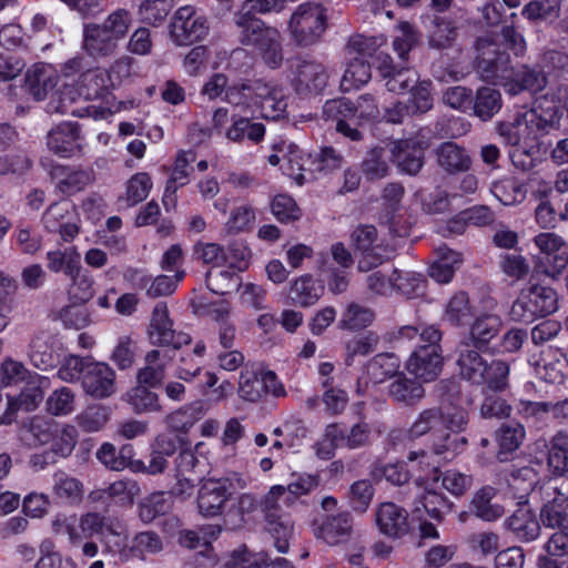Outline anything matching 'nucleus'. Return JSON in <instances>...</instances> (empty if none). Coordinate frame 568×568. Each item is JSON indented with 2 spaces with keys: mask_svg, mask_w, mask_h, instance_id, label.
<instances>
[{
  "mask_svg": "<svg viewBox=\"0 0 568 568\" xmlns=\"http://www.w3.org/2000/svg\"><path fill=\"white\" fill-rule=\"evenodd\" d=\"M375 318L374 312L357 303H349L342 313L339 328L358 331L369 326Z\"/></svg>",
  "mask_w": 568,
  "mask_h": 568,
  "instance_id": "obj_55",
  "label": "nucleus"
},
{
  "mask_svg": "<svg viewBox=\"0 0 568 568\" xmlns=\"http://www.w3.org/2000/svg\"><path fill=\"white\" fill-rule=\"evenodd\" d=\"M45 257L47 267L53 273L63 272L68 276L81 266L80 253L71 247L49 251Z\"/></svg>",
  "mask_w": 568,
  "mask_h": 568,
  "instance_id": "obj_54",
  "label": "nucleus"
},
{
  "mask_svg": "<svg viewBox=\"0 0 568 568\" xmlns=\"http://www.w3.org/2000/svg\"><path fill=\"white\" fill-rule=\"evenodd\" d=\"M327 82L324 67L314 61H301L295 68L294 85L298 94L321 91Z\"/></svg>",
  "mask_w": 568,
  "mask_h": 568,
  "instance_id": "obj_22",
  "label": "nucleus"
},
{
  "mask_svg": "<svg viewBox=\"0 0 568 568\" xmlns=\"http://www.w3.org/2000/svg\"><path fill=\"white\" fill-rule=\"evenodd\" d=\"M196 156L193 151H180L171 170V174L169 180L166 181L164 194H163V203L168 205L169 203L174 204L176 201V191L179 187L184 186L189 182L190 176V165L195 161Z\"/></svg>",
  "mask_w": 568,
  "mask_h": 568,
  "instance_id": "obj_25",
  "label": "nucleus"
},
{
  "mask_svg": "<svg viewBox=\"0 0 568 568\" xmlns=\"http://www.w3.org/2000/svg\"><path fill=\"white\" fill-rule=\"evenodd\" d=\"M205 283L211 292L220 295L229 294L242 286L237 272L221 267L211 268L206 273Z\"/></svg>",
  "mask_w": 568,
  "mask_h": 568,
  "instance_id": "obj_50",
  "label": "nucleus"
},
{
  "mask_svg": "<svg viewBox=\"0 0 568 568\" xmlns=\"http://www.w3.org/2000/svg\"><path fill=\"white\" fill-rule=\"evenodd\" d=\"M57 189L67 195L75 194L92 183L93 176L88 170L59 168L55 171Z\"/></svg>",
  "mask_w": 568,
  "mask_h": 568,
  "instance_id": "obj_40",
  "label": "nucleus"
},
{
  "mask_svg": "<svg viewBox=\"0 0 568 568\" xmlns=\"http://www.w3.org/2000/svg\"><path fill=\"white\" fill-rule=\"evenodd\" d=\"M239 396L247 402H257L266 394L280 397L285 394L283 384L271 371L245 367L237 383Z\"/></svg>",
  "mask_w": 568,
  "mask_h": 568,
  "instance_id": "obj_8",
  "label": "nucleus"
},
{
  "mask_svg": "<svg viewBox=\"0 0 568 568\" xmlns=\"http://www.w3.org/2000/svg\"><path fill=\"white\" fill-rule=\"evenodd\" d=\"M438 486L433 481L426 483L424 493L415 501V513L423 509L430 518L442 521L453 508V503L443 494L437 491Z\"/></svg>",
  "mask_w": 568,
  "mask_h": 568,
  "instance_id": "obj_30",
  "label": "nucleus"
},
{
  "mask_svg": "<svg viewBox=\"0 0 568 568\" xmlns=\"http://www.w3.org/2000/svg\"><path fill=\"white\" fill-rule=\"evenodd\" d=\"M473 111L483 121L490 120L501 109V94L498 90L489 87H481L473 99Z\"/></svg>",
  "mask_w": 568,
  "mask_h": 568,
  "instance_id": "obj_48",
  "label": "nucleus"
},
{
  "mask_svg": "<svg viewBox=\"0 0 568 568\" xmlns=\"http://www.w3.org/2000/svg\"><path fill=\"white\" fill-rule=\"evenodd\" d=\"M444 363L442 346L419 345L407 358L405 369L419 382L430 383L438 378Z\"/></svg>",
  "mask_w": 568,
  "mask_h": 568,
  "instance_id": "obj_10",
  "label": "nucleus"
},
{
  "mask_svg": "<svg viewBox=\"0 0 568 568\" xmlns=\"http://www.w3.org/2000/svg\"><path fill=\"white\" fill-rule=\"evenodd\" d=\"M71 558H65L58 549L52 539L45 538L39 545V557L34 568H67Z\"/></svg>",
  "mask_w": 568,
  "mask_h": 568,
  "instance_id": "obj_63",
  "label": "nucleus"
},
{
  "mask_svg": "<svg viewBox=\"0 0 568 568\" xmlns=\"http://www.w3.org/2000/svg\"><path fill=\"white\" fill-rule=\"evenodd\" d=\"M503 328V320L490 313H484L475 317L469 328V341L471 347L484 349Z\"/></svg>",
  "mask_w": 568,
  "mask_h": 568,
  "instance_id": "obj_24",
  "label": "nucleus"
},
{
  "mask_svg": "<svg viewBox=\"0 0 568 568\" xmlns=\"http://www.w3.org/2000/svg\"><path fill=\"white\" fill-rule=\"evenodd\" d=\"M525 291L527 295H530V298L534 305H536L535 307L541 317L552 314L558 310V294L554 288L540 284H534Z\"/></svg>",
  "mask_w": 568,
  "mask_h": 568,
  "instance_id": "obj_57",
  "label": "nucleus"
},
{
  "mask_svg": "<svg viewBox=\"0 0 568 568\" xmlns=\"http://www.w3.org/2000/svg\"><path fill=\"white\" fill-rule=\"evenodd\" d=\"M266 529L274 539V546L280 552H286L293 536V523L285 516L265 518Z\"/></svg>",
  "mask_w": 568,
  "mask_h": 568,
  "instance_id": "obj_60",
  "label": "nucleus"
},
{
  "mask_svg": "<svg viewBox=\"0 0 568 568\" xmlns=\"http://www.w3.org/2000/svg\"><path fill=\"white\" fill-rule=\"evenodd\" d=\"M79 529L84 538L98 536L102 540L106 535L121 536L125 527L118 517L90 511L80 517Z\"/></svg>",
  "mask_w": 568,
  "mask_h": 568,
  "instance_id": "obj_19",
  "label": "nucleus"
},
{
  "mask_svg": "<svg viewBox=\"0 0 568 568\" xmlns=\"http://www.w3.org/2000/svg\"><path fill=\"white\" fill-rule=\"evenodd\" d=\"M434 469L432 481L437 486L440 481L442 487L454 496H462L471 486V477L456 469H448L444 473H439L436 467Z\"/></svg>",
  "mask_w": 568,
  "mask_h": 568,
  "instance_id": "obj_59",
  "label": "nucleus"
},
{
  "mask_svg": "<svg viewBox=\"0 0 568 568\" xmlns=\"http://www.w3.org/2000/svg\"><path fill=\"white\" fill-rule=\"evenodd\" d=\"M338 447L346 448V429L338 424H329L325 427L322 439L314 445L315 454L318 458L327 460L334 456Z\"/></svg>",
  "mask_w": 568,
  "mask_h": 568,
  "instance_id": "obj_51",
  "label": "nucleus"
},
{
  "mask_svg": "<svg viewBox=\"0 0 568 568\" xmlns=\"http://www.w3.org/2000/svg\"><path fill=\"white\" fill-rule=\"evenodd\" d=\"M291 506V499L287 497L283 485L272 486L260 501V507L265 518L282 517L280 511Z\"/></svg>",
  "mask_w": 568,
  "mask_h": 568,
  "instance_id": "obj_62",
  "label": "nucleus"
},
{
  "mask_svg": "<svg viewBox=\"0 0 568 568\" xmlns=\"http://www.w3.org/2000/svg\"><path fill=\"white\" fill-rule=\"evenodd\" d=\"M353 518L349 513H341L336 516L327 517L317 528L315 535L327 545L334 546L346 541L352 534Z\"/></svg>",
  "mask_w": 568,
  "mask_h": 568,
  "instance_id": "obj_31",
  "label": "nucleus"
},
{
  "mask_svg": "<svg viewBox=\"0 0 568 568\" xmlns=\"http://www.w3.org/2000/svg\"><path fill=\"white\" fill-rule=\"evenodd\" d=\"M162 549L163 542L156 532L141 531L119 548V556L123 561L134 558L144 560L146 556L159 554Z\"/></svg>",
  "mask_w": 568,
  "mask_h": 568,
  "instance_id": "obj_21",
  "label": "nucleus"
},
{
  "mask_svg": "<svg viewBox=\"0 0 568 568\" xmlns=\"http://www.w3.org/2000/svg\"><path fill=\"white\" fill-rule=\"evenodd\" d=\"M237 28L239 40L244 45L258 47L265 39L268 31H275L273 27L266 26L261 19L248 12H240L234 17Z\"/></svg>",
  "mask_w": 568,
  "mask_h": 568,
  "instance_id": "obj_29",
  "label": "nucleus"
},
{
  "mask_svg": "<svg viewBox=\"0 0 568 568\" xmlns=\"http://www.w3.org/2000/svg\"><path fill=\"white\" fill-rule=\"evenodd\" d=\"M115 378V372L111 366L101 362H91L87 364L84 376H82V388L93 398H108L116 392Z\"/></svg>",
  "mask_w": 568,
  "mask_h": 568,
  "instance_id": "obj_13",
  "label": "nucleus"
},
{
  "mask_svg": "<svg viewBox=\"0 0 568 568\" xmlns=\"http://www.w3.org/2000/svg\"><path fill=\"white\" fill-rule=\"evenodd\" d=\"M79 215L70 201L51 204L42 215V224L48 232H58L63 241L70 242L79 234Z\"/></svg>",
  "mask_w": 568,
  "mask_h": 568,
  "instance_id": "obj_11",
  "label": "nucleus"
},
{
  "mask_svg": "<svg viewBox=\"0 0 568 568\" xmlns=\"http://www.w3.org/2000/svg\"><path fill=\"white\" fill-rule=\"evenodd\" d=\"M423 384V382L416 378L410 379L404 373H400L388 385V394L397 403L414 406L426 395Z\"/></svg>",
  "mask_w": 568,
  "mask_h": 568,
  "instance_id": "obj_33",
  "label": "nucleus"
},
{
  "mask_svg": "<svg viewBox=\"0 0 568 568\" xmlns=\"http://www.w3.org/2000/svg\"><path fill=\"white\" fill-rule=\"evenodd\" d=\"M173 505V498L170 493L156 491L143 498L139 505L140 519L149 524L159 516L166 515Z\"/></svg>",
  "mask_w": 568,
  "mask_h": 568,
  "instance_id": "obj_45",
  "label": "nucleus"
},
{
  "mask_svg": "<svg viewBox=\"0 0 568 568\" xmlns=\"http://www.w3.org/2000/svg\"><path fill=\"white\" fill-rule=\"evenodd\" d=\"M537 375L547 383L560 384L568 374V361L559 349L544 351L536 363Z\"/></svg>",
  "mask_w": 568,
  "mask_h": 568,
  "instance_id": "obj_27",
  "label": "nucleus"
},
{
  "mask_svg": "<svg viewBox=\"0 0 568 568\" xmlns=\"http://www.w3.org/2000/svg\"><path fill=\"white\" fill-rule=\"evenodd\" d=\"M263 61L271 69L278 68L283 62L282 37L280 31H268L266 39L257 47Z\"/></svg>",
  "mask_w": 568,
  "mask_h": 568,
  "instance_id": "obj_64",
  "label": "nucleus"
},
{
  "mask_svg": "<svg viewBox=\"0 0 568 568\" xmlns=\"http://www.w3.org/2000/svg\"><path fill=\"white\" fill-rule=\"evenodd\" d=\"M165 358H162L161 352L153 349L145 355V365L138 372L139 384L154 387L165 377Z\"/></svg>",
  "mask_w": 568,
  "mask_h": 568,
  "instance_id": "obj_52",
  "label": "nucleus"
},
{
  "mask_svg": "<svg viewBox=\"0 0 568 568\" xmlns=\"http://www.w3.org/2000/svg\"><path fill=\"white\" fill-rule=\"evenodd\" d=\"M149 338L154 345L173 346L180 348L191 342L190 335L183 332H176L173 328V322L169 316V310L165 303H158L153 308Z\"/></svg>",
  "mask_w": 568,
  "mask_h": 568,
  "instance_id": "obj_12",
  "label": "nucleus"
},
{
  "mask_svg": "<svg viewBox=\"0 0 568 568\" xmlns=\"http://www.w3.org/2000/svg\"><path fill=\"white\" fill-rule=\"evenodd\" d=\"M204 415L202 404L185 405L165 417V422L174 432L187 433Z\"/></svg>",
  "mask_w": 568,
  "mask_h": 568,
  "instance_id": "obj_53",
  "label": "nucleus"
},
{
  "mask_svg": "<svg viewBox=\"0 0 568 568\" xmlns=\"http://www.w3.org/2000/svg\"><path fill=\"white\" fill-rule=\"evenodd\" d=\"M547 466L555 476H562L568 473V434L558 432L551 438Z\"/></svg>",
  "mask_w": 568,
  "mask_h": 568,
  "instance_id": "obj_49",
  "label": "nucleus"
},
{
  "mask_svg": "<svg viewBox=\"0 0 568 568\" xmlns=\"http://www.w3.org/2000/svg\"><path fill=\"white\" fill-rule=\"evenodd\" d=\"M424 149V143L414 139L397 140L389 143L393 161L402 171L408 174H416L422 169Z\"/></svg>",
  "mask_w": 568,
  "mask_h": 568,
  "instance_id": "obj_18",
  "label": "nucleus"
},
{
  "mask_svg": "<svg viewBox=\"0 0 568 568\" xmlns=\"http://www.w3.org/2000/svg\"><path fill=\"white\" fill-rule=\"evenodd\" d=\"M375 490L367 479H361L353 483L348 489L347 499L351 508L358 514L367 511Z\"/></svg>",
  "mask_w": 568,
  "mask_h": 568,
  "instance_id": "obj_61",
  "label": "nucleus"
},
{
  "mask_svg": "<svg viewBox=\"0 0 568 568\" xmlns=\"http://www.w3.org/2000/svg\"><path fill=\"white\" fill-rule=\"evenodd\" d=\"M490 192L504 205L519 204L527 195L525 184L511 176H506L493 182Z\"/></svg>",
  "mask_w": 568,
  "mask_h": 568,
  "instance_id": "obj_39",
  "label": "nucleus"
},
{
  "mask_svg": "<svg viewBox=\"0 0 568 568\" xmlns=\"http://www.w3.org/2000/svg\"><path fill=\"white\" fill-rule=\"evenodd\" d=\"M375 524L379 532L393 539L409 532L408 511L392 501H385L375 509Z\"/></svg>",
  "mask_w": 568,
  "mask_h": 568,
  "instance_id": "obj_14",
  "label": "nucleus"
},
{
  "mask_svg": "<svg viewBox=\"0 0 568 568\" xmlns=\"http://www.w3.org/2000/svg\"><path fill=\"white\" fill-rule=\"evenodd\" d=\"M568 494L558 491V496L547 500L540 511V519L547 528L564 530L568 517Z\"/></svg>",
  "mask_w": 568,
  "mask_h": 568,
  "instance_id": "obj_44",
  "label": "nucleus"
},
{
  "mask_svg": "<svg viewBox=\"0 0 568 568\" xmlns=\"http://www.w3.org/2000/svg\"><path fill=\"white\" fill-rule=\"evenodd\" d=\"M375 63L376 69L383 80H385V85L389 92L402 94L418 82L416 71L406 68L395 70L393 60L387 53H377L375 57Z\"/></svg>",
  "mask_w": 568,
  "mask_h": 568,
  "instance_id": "obj_16",
  "label": "nucleus"
},
{
  "mask_svg": "<svg viewBox=\"0 0 568 568\" xmlns=\"http://www.w3.org/2000/svg\"><path fill=\"white\" fill-rule=\"evenodd\" d=\"M132 23L129 11L119 9L101 24H88L83 32V49L94 58L106 57L115 52L118 43L128 33Z\"/></svg>",
  "mask_w": 568,
  "mask_h": 568,
  "instance_id": "obj_2",
  "label": "nucleus"
},
{
  "mask_svg": "<svg viewBox=\"0 0 568 568\" xmlns=\"http://www.w3.org/2000/svg\"><path fill=\"white\" fill-rule=\"evenodd\" d=\"M561 0H532L521 13L530 21L555 20L560 16Z\"/></svg>",
  "mask_w": 568,
  "mask_h": 568,
  "instance_id": "obj_58",
  "label": "nucleus"
},
{
  "mask_svg": "<svg viewBox=\"0 0 568 568\" xmlns=\"http://www.w3.org/2000/svg\"><path fill=\"white\" fill-rule=\"evenodd\" d=\"M496 493V489L490 486L483 487L476 491L471 500V507L476 517L485 521H494L503 516V506L493 503Z\"/></svg>",
  "mask_w": 568,
  "mask_h": 568,
  "instance_id": "obj_43",
  "label": "nucleus"
},
{
  "mask_svg": "<svg viewBox=\"0 0 568 568\" xmlns=\"http://www.w3.org/2000/svg\"><path fill=\"white\" fill-rule=\"evenodd\" d=\"M47 144L53 153L62 158L73 156L79 153L82 148V136L79 125L73 122L58 124L48 133Z\"/></svg>",
  "mask_w": 568,
  "mask_h": 568,
  "instance_id": "obj_17",
  "label": "nucleus"
},
{
  "mask_svg": "<svg viewBox=\"0 0 568 568\" xmlns=\"http://www.w3.org/2000/svg\"><path fill=\"white\" fill-rule=\"evenodd\" d=\"M408 281L407 276L403 277L396 270L392 271V274L377 271L367 277V286L371 292L377 295H389L394 290H397L409 296L413 292L407 287Z\"/></svg>",
  "mask_w": 568,
  "mask_h": 568,
  "instance_id": "obj_37",
  "label": "nucleus"
},
{
  "mask_svg": "<svg viewBox=\"0 0 568 568\" xmlns=\"http://www.w3.org/2000/svg\"><path fill=\"white\" fill-rule=\"evenodd\" d=\"M327 26V8L317 1H305L292 11L287 33L296 45L310 47L320 41Z\"/></svg>",
  "mask_w": 568,
  "mask_h": 568,
  "instance_id": "obj_3",
  "label": "nucleus"
},
{
  "mask_svg": "<svg viewBox=\"0 0 568 568\" xmlns=\"http://www.w3.org/2000/svg\"><path fill=\"white\" fill-rule=\"evenodd\" d=\"M70 284L68 286V295L74 303H85L93 297L94 280L89 272L83 271L82 267H78L75 272L69 274Z\"/></svg>",
  "mask_w": 568,
  "mask_h": 568,
  "instance_id": "obj_56",
  "label": "nucleus"
},
{
  "mask_svg": "<svg viewBox=\"0 0 568 568\" xmlns=\"http://www.w3.org/2000/svg\"><path fill=\"white\" fill-rule=\"evenodd\" d=\"M393 160L389 151V143L386 146L376 145L371 148L361 162V171L369 181L384 179L390 171Z\"/></svg>",
  "mask_w": 568,
  "mask_h": 568,
  "instance_id": "obj_32",
  "label": "nucleus"
},
{
  "mask_svg": "<svg viewBox=\"0 0 568 568\" xmlns=\"http://www.w3.org/2000/svg\"><path fill=\"white\" fill-rule=\"evenodd\" d=\"M501 45L513 50L516 55L526 51L524 37L514 28L505 27L499 38L484 36L476 41V71L481 80L504 87L511 74V61Z\"/></svg>",
  "mask_w": 568,
  "mask_h": 568,
  "instance_id": "obj_1",
  "label": "nucleus"
},
{
  "mask_svg": "<svg viewBox=\"0 0 568 568\" xmlns=\"http://www.w3.org/2000/svg\"><path fill=\"white\" fill-rule=\"evenodd\" d=\"M400 368L399 358L389 353L378 354L373 357L367 366L366 374L374 384H379L392 377H397Z\"/></svg>",
  "mask_w": 568,
  "mask_h": 568,
  "instance_id": "obj_38",
  "label": "nucleus"
},
{
  "mask_svg": "<svg viewBox=\"0 0 568 568\" xmlns=\"http://www.w3.org/2000/svg\"><path fill=\"white\" fill-rule=\"evenodd\" d=\"M545 85L546 78L542 72L526 64H521L518 68L511 64V74L504 82L506 92L511 95H517L525 90L540 91Z\"/></svg>",
  "mask_w": 568,
  "mask_h": 568,
  "instance_id": "obj_23",
  "label": "nucleus"
},
{
  "mask_svg": "<svg viewBox=\"0 0 568 568\" xmlns=\"http://www.w3.org/2000/svg\"><path fill=\"white\" fill-rule=\"evenodd\" d=\"M51 489L57 499L70 505L79 504L84 495L82 481L63 470L53 474Z\"/></svg>",
  "mask_w": 568,
  "mask_h": 568,
  "instance_id": "obj_35",
  "label": "nucleus"
},
{
  "mask_svg": "<svg viewBox=\"0 0 568 568\" xmlns=\"http://www.w3.org/2000/svg\"><path fill=\"white\" fill-rule=\"evenodd\" d=\"M206 17L197 14L191 6L179 8L169 24L170 39L179 47L202 41L209 33Z\"/></svg>",
  "mask_w": 568,
  "mask_h": 568,
  "instance_id": "obj_5",
  "label": "nucleus"
},
{
  "mask_svg": "<svg viewBox=\"0 0 568 568\" xmlns=\"http://www.w3.org/2000/svg\"><path fill=\"white\" fill-rule=\"evenodd\" d=\"M323 111L327 116H349L357 121L376 119L379 114L374 98L368 93L358 97L356 102L348 99L326 101Z\"/></svg>",
  "mask_w": 568,
  "mask_h": 568,
  "instance_id": "obj_15",
  "label": "nucleus"
},
{
  "mask_svg": "<svg viewBox=\"0 0 568 568\" xmlns=\"http://www.w3.org/2000/svg\"><path fill=\"white\" fill-rule=\"evenodd\" d=\"M58 79L55 68L48 63H37L26 74L28 89L38 101L43 100L57 87Z\"/></svg>",
  "mask_w": 568,
  "mask_h": 568,
  "instance_id": "obj_26",
  "label": "nucleus"
},
{
  "mask_svg": "<svg viewBox=\"0 0 568 568\" xmlns=\"http://www.w3.org/2000/svg\"><path fill=\"white\" fill-rule=\"evenodd\" d=\"M109 77L103 70L94 69L82 72L75 85L79 90L78 98H83L85 103L100 98L106 89Z\"/></svg>",
  "mask_w": 568,
  "mask_h": 568,
  "instance_id": "obj_42",
  "label": "nucleus"
},
{
  "mask_svg": "<svg viewBox=\"0 0 568 568\" xmlns=\"http://www.w3.org/2000/svg\"><path fill=\"white\" fill-rule=\"evenodd\" d=\"M479 349L471 347L469 341H462L457 347V365L463 378L473 384H483L486 361L479 355Z\"/></svg>",
  "mask_w": 568,
  "mask_h": 568,
  "instance_id": "obj_28",
  "label": "nucleus"
},
{
  "mask_svg": "<svg viewBox=\"0 0 568 568\" xmlns=\"http://www.w3.org/2000/svg\"><path fill=\"white\" fill-rule=\"evenodd\" d=\"M242 90L250 92L251 101L260 109L263 118L277 120L284 115L287 108L286 95L278 83L257 79L243 83Z\"/></svg>",
  "mask_w": 568,
  "mask_h": 568,
  "instance_id": "obj_7",
  "label": "nucleus"
},
{
  "mask_svg": "<svg viewBox=\"0 0 568 568\" xmlns=\"http://www.w3.org/2000/svg\"><path fill=\"white\" fill-rule=\"evenodd\" d=\"M324 287L308 275L297 277L291 285L292 301L300 306L313 305L323 294Z\"/></svg>",
  "mask_w": 568,
  "mask_h": 568,
  "instance_id": "obj_47",
  "label": "nucleus"
},
{
  "mask_svg": "<svg viewBox=\"0 0 568 568\" xmlns=\"http://www.w3.org/2000/svg\"><path fill=\"white\" fill-rule=\"evenodd\" d=\"M282 171L290 176L296 184L302 185L305 181L304 165L308 161L305 154L293 142H282Z\"/></svg>",
  "mask_w": 568,
  "mask_h": 568,
  "instance_id": "obj_41",
  "label": "nucleus"
},
{
  "mask_svg": "<svg viewBox=\"0 0 568 568\" xmlns=\"http://www.w3.org/2000/svg\"><path fill=\"white\" fill-rule=\"evenodd\" d=\"M420 18L427 30V41L430 48L443 50L455 44L458 33L453 20L428 14H423Z\"/></svg>",
  "mask_w": 568,
  "mask_h": 568,
  "instance_id": "obj_20",
  "label": "nucleus"
},
{
  "mask_svg": "<svg viewBox=\"0 0 568 568\" xmlns=\"http://www.w3.org/2000/svg\"><path fill=\"white\" fill-rule=\"evenodd\" d=\"M437 162L449 173L467 171L471 160L466 150L454 142H444L436 151Z\"/></svg>",
  "mask_w": 568,
  "mask_h": 568,
  "instance_id": "obj_36",
  "label": "nucleus"
},
{
  "mask_svg": "<svg viewBox=\"0 0 568 568\" xmlns=\"http://www.w3.org/2000/svg\"><path fill=\"white\" fill-rule=\"evenodd\" d=\"M246 485V479L236 475L204 480L197 494L199 511L205 517L220 515L226 501L234 494V490L243 489Z\"/></svg>",
  "mask_w": 568,
  "mask_h": 568,
  "instance_id": "obj_4",
  "label": "nucleus"
},
{
  "mask_svg": "<svg viewBox=\"0 0 568 568\" xmlns=\"http://www.w3.org/2000/svg\"><path fill=\"white\" fill-rule=\"evenodd\" d=\"M372 77L371 65L365 60V54L359 52L357 57L349 60L341 81L344 91H351L366 84Z\"/></svg>",
  "mask_w": 568,
  "mask_h": 568,
  "instance_id": "obj_46",
  "label": "nucleus"
},
{
  "mask_svg": "<svg viewBox=\"0 0 568 568\" xmlns=\"http://www.w3.org/2000/svg\"><path fill=\"white\" fill-rule=\"evenodd\" d=\"M505 524L515 537L521 541L535 540L540 534L539 521L526 506L515 510Z\"/></svg>",
  "mask_w": 568,
  "mask_h": 568,
  "instance_id": "obj_34",
  "label": "nucleus"
},
{
  "mask_svg": "<svg viewBox=\"0 0 568 568\" xmlns=\"http://www.w3.org/2000/svg\"><path fill=\"white\" fill-rule=\"evenodd\" d=\"M79 90L75 85L64 83L49 101L48 112L72 115L78 118L105 119L111 112L108 109L94 104H85L83 98H78Z\"/></svg>",
  "mask_w": 568,
  "mask_h": 568,
  "instance_id": "obj_9",
  "label": "nucleus"
},
{
  "mask_svg": "<svg viewBox=\"0 0 568 568\" xmlns=\"http://www.w3.org/2000/svg\"><path fill=\"white\" fill-rule=\"evenodd\" d=\"M542 126L539 115L535 111L528 110L518 113L513 121L499 122L497 132L508 145L535 148Z\"/></svg>",
  "mask_w": 568,
  "mask_h": 568,
  "instance_id": "obj_6",
  "label": "nucleus"
}]
</instances>
